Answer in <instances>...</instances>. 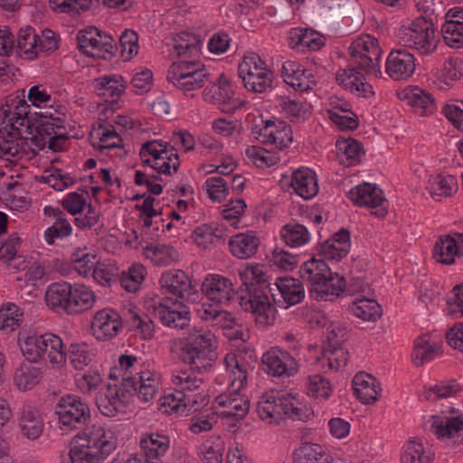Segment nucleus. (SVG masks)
<instances>
[{
  "label": "nucleus",
  "mask_w": 463,
  "mask_h": 463,
  "mask_svg": "<svg viewBox=\"0 0 463 463\" xmlns=\"http://www.w3.org/2000/svg\"><path fill=\"white\" fill-rule=\"evenodd\" d=\"M255 363L256 356L251 350L230 352L223 361L225 375L215 380L217 384L225 385L227 389L215 397L213 408L229 431H235L250 411V400L242 391Z\"/></svg>",
  "instance_id": "obj_1"
},
{
  "label": "nucleus",
  "mask_w": 463,
  "mask_h": 463,
  "mask_svg": "<svg viewBox=\"0 0 463 463\" xmlns=\"http://www.w3.org/2000/svg\"><path fill=\"white\" fill-rule=\"evenodd\" d=\"M76 438L82 442L71 449L62 463H99L116 449L114 431L100 425L85 428Z\"/></svg>",
  "instance_id": "obj_2"
},
{
  "label": "nucleus",
  "mask_w": 463,
  "mask_h": 463,
  "mask_svg": "<svg viewBox=\"0 0 463 463\" xmlns=\"http://www.w3.org/2000/svg\"><path fill=\"white\" fill-rule=\"evenodd\" d=\"M299 276L312 298L317 301L333 300L345 289L343 277L333 274L324 260L316 257L305 261L299 268Z\"/></svg>",
  "instance_id": "obj_3"
},
{
  "label": "nucleus",
  "mask_w": 463,
  "mask_h": 463,
  "mask_svg": "<svg viewBox=\"0 0 463 463\" xmlns=\"http://www.w3.org/2000/svg\"><path fill=\"white\" fill-rule=\"evenodd\" d=\"M44 300L47 307L58 314L75 315L91 308L95 302V295L84 285L73 287L62 281L48 286Z\"/></svg>",
  "instance_id": "obj_4"
},
{
  "label": "nucleus",
  "mask_w": 463,
  "mask_h": 463,
  "mask_svg": "<svg viewBox=\"0 0 463 463\" xmlns=\"http://www.w3.org/2000/svg\"><path fill=\"white\" fill-rule=\"evenodd\" d=\"M395 38L401 46L422 56L432 54L439 42L432 23L424 17L403 20L395 32Z\"/></svg>",
  "instance_id": "obj_5"
},
{
  "label": "nucleus",
  "mask_w": 463,
  "mask_h": 463,
  "mask_svg": "<svg viewBox=\"0 0 463 463\" xmlns=\"http://www.w3.org/2000/svg\"><path fill=\"white\" fill-rule=\"evenodd\" d=\"M217 345V337L210 330L192 331L181 349V358L192 370L206 372L216 360Z\"/></svg>",
  "instance_id": "obj_6"
},
{
  "label": "nucleus",
  "mask_w": 463,
  "mask_h": 463,
  "mask_svg": "<svg viewBox=\"0 0 463 463\" xmlns=\"http://www.w3.org/2000/svg\"><path fill=\"white\" fill-rule=\"evenodd\" d=\"M96 91L99 96L104 98L108 106L100 114L98 119V127L90 135L91 144L100 151L116 147V142L106 144V142L116 137V119L110 118L114 114L113 99L116 93V79L113 76H105L96 80Z\"/></svg>",
  "instance_id": "obj_7"
},
{
  "label": "nucleus",
  "mask_w": 463,
  "mask_h": 463,
  "mask_svg": "<svg viewBox=\"0 0 463 463\" xmlns=\"http://www.w3.org/2000/svg\"><path fill=\"white\" fill-rule=\"evenodd\" d=\"M209 73L203 62L195 59H181L167 71V80L187 97H194L208 80Z\"/></svg>",
  "instance_id": "obj_8"
},
{
  "label": "nucleus",
  "mask_w": 463,
  "mask_h": 463,
  "mask_svg": "<svg viewBox=\"0 0 463 463\" xmlns=\"http://www.w3.org/2000/svg\"><path fill=\"white\" fill-rule=\"evenodd\" d=\"M202 99L223 113H234L244 105V101L237 94L236 86L224 73L220 74L203 89Z\"/></svg>",
  "instance_id": "obj_9"
},
{
  "label": "nucleus",
  "mask_w": 463,
  "mask_h": 463,
  "mask_svg": "<svg viewBox=\"0 0 463 463\" xmlns=\"http://www.w3.org/2000/svg\"><path fill=\"white\" fill-rule=\"evenodd\" d=\"M238 70L239 76L249 91L263 93L271 88L273 72L259 54H245L239 63Z\"/></svg>",
  "instance_id": "obj_10"
},
{
  "label": "nucleus",
  "mask_w": 463,
  "mask_h": 463,
  "mask_svg": "<svg viewBox=\"0 0 463 463\" xmlns=\"http://www.w3.org/2000/svg\"><path fill=\"white\" fill-rule=\"evenodd\" d=\"M351 62L374 78L382 76L380 58L382 50L378 40L370 34L360 35L350 44Z\"/></svg>",
  "instance_id": "obj_11"
},
{
  "label": "nucleus",
  "mask_w": 463,
  "mask_h": 463,
  "mask_svg": "<svg viewBox=\"0 0 463 463\" xmlns=\"http://www.w3.org/2000/svg\"><path fill=\"white\" fill-rule=\"evenodd\" d=\"M139 154L143 162L160 175H172L180 165L177 153L161 139L146 142Z\"/></svg>",
  "instance_id": "obj_12"
},
{
  "label": "nucleus",
  "mask_w": 463,
  "mask_h": 463,
  "mask_svg": "<svg viewBox=\"0 0 463 463\" xmlns=\"http://www.w3.org/2000/svg\"><path fill=\"white\" fill-rule=\"evenodd\" d=\"M145 307L168 327L184 328L190 320L189 308L178 300L154 294L146 298Z\"/></svg>",
  "instance_id": "obj_13"
},
{
  "label": "nucleus",
  "mask_w": 463,
  "mask_h": 463,
  "mask_svg": "<svg viewBox=\"0 0 463 463\" xmlns=\"http://www.w3.org/2000/svg\"><path fill=\"white\" fill-rule=\"evenodd\" d=\"M279 183L284 191L304 200L313 199L319 191L316 172L307 166H300L283 173Z\"/></svg>",
  "instance_id": "obj_14"
},
{
  "label": "nucleus",
  "mask_w": 463,
  "mask_h": 463,
  "mask_svg": "<svg viewBox=\"0 0 463 463\" xmlns=\"http://www.w3.org/2000/svg\"><path fill=\"white\" fill-rule=\"evenodd\" d=\"M348 198L359 207L368 209L376 217L383 218L388 212L384 192L375 184L363 183L351 188Z\"/></svg>",
  "instance_id": "obj_15"
},
{
  "label": "nucleus",
  "mask_w": 463,
  "mask_h": 463,
  "mask_svg": "<svg viewBox=\"0 0 463 463\" xmlns=\"http://www.w3.org/2000/svg\"><path fill=\"white\" fill-rule=\"evenodd\" d=\"M59 421L68 430L80 429L90 420V411L87 403L75 395L61 397L55 407Z\"/></svg>",
  "instance_id": "obj_16"
},
{
  "label": "nucleus",
  "mask_w": 463,
  "mask_h": 463,
  "mask_svg": "<svg viewBox=\"0 0 463 463\" xmlns=\"http://www.w3.org/2000/svg\"><path fill=\"white\" fill-rule=\"evenodd\" d=\"M78 47L88 56L110 60L113 57V38L102 34L96 27H89L79 32Z\"/></svg>",
  "instance_id": "obj_17"
},
{
  "label": "nucleus",
  "mask_w": 463,
  "mask_h": 463,
  "mask_svg": "<svg viewBox=\"0 0 463 463\" xmlns=\"http://www.w3.org/2000/svg\"><path fill=\"white\" fill-rule=\"evenodd\" d=\"M262 368L268 374L276 377H290L299 370L298 361L287 351L274 346L261 357Z\"/></svg>",
  "instance_id": "obj_18"
},
{
  "label": "nucleus",
  "mask_w": 463,
  "mask_h": 463,
  "mask_svg": "<svg viewBox=\"0 0 463 463\" xmlns=\"http://www.w3.org/2000/svg\"><path fill=\"white\" fill-rule=\"evenodd\" d=\"M241 308L250 312L260 326H269L276 320L277 308L269 297L262 292L256 291L248 296H242L240 299Z\"/></svg>",
  "instance_id": "obj_19"
},
{
  "label": "nucleus",
  "mask_w": 463,
  "mask_h": 463,
  "mask_svg": "<svg viewBox=\"0 0 463 463\" xmlns=\"http://www.w3.org/2000/svg\"><path fill=\"white\" fill-rule=\"evenodd\" d=\"M159 284L165 294L173 295L185 301H193L197 294L192 279L181 269H170L162 273Z\"/></svg>",
  "instance_id": "obj_20"
},
{
  "label": "nucleus",
  "mask_w": 463,
  "mask_h": 463,
  "mask_svg": "<svg viewBox=\"0 0 463 463\" xmlns=\"http://www.w3.org/2000/svg\"><path fill=\"white\" fill-rule=\"evenodd\" d=\"M202 292L205 298L219 305L228 304L235 296L232 280L221 274H208L203 280Z\"/></svg>",
  "instance_id": "obj_21"
},
{
  "label": "nucleus",
  "mask_w": 463,
  "mask_h": 463,
  "mask_svg": "<svg viewBox=\"0 0 463 463\" xmlns=\"http://www.w3.org/2000/svg\"><path fill=\"white\" fill-rule=\"evenodd\" d=\"M137 356L134 354H120L118 359V371L120 372L122 383L118 390V407L119 403L128 405L133 402L134 392L137 391L136 380L132 374L137 370ZM119 408H118V411Z\"/></svg>",
  "instance_id": "obj_22"
},
{
  "label": "nucleus",
  "mask_w": 463,
  "mask_h": 463,
  "mask_svg": "<svg viewBox=\"0 0 463 463\" xmlns=\"http://www.w3.org/2000/svg\"><path fill=\"white\" fill-rule=\"evenodd\" d=\"M416 69L415 57L405 49L392 50L385 61V71L394 80H406Z\"/></svg>",
  "instance_id": "obj_23"
},
{
  "label": "nucleus",
  "mask_w": 463,
  "mask_h": 463,
  "mask_svg": "<svg viewBox=\"0 0 463 463\" xmlns=\"http://www.w3.org/2000/svg\"><path fill=\"white\" fill-rule=\"evenodd\" d=\"M278 399L282 409V418L307 421L314 414L312 408L304 397L295 391H277Z\"/></svg>",
  "instance_id": "obj_24"
},
{
  "label": "nucleus",
  "mask_w": 463,
  "mask_h": 463,
  "mask_svg": "<svg viewBox=\"0 0 463 463\" xmlns=\"http://www.w3.org/2000/svg\"><path fill=\"white\" fill-rule=\"evenodd\" d=\"M425 427L439 439L458 440L463 432V418L431 415L426 420Z\"/></svg>",
  "instance_id": "obj_25"
},
{
  "label": "nucleus",
  "mask_w": 463,
  "mask_h": 463,
  "mask_svg": "<svg viewBox=\"0 0 463 463\" xmlns=\"http://www.w3.org/2000/svg\"><path fill=\"white\" fill-rule=\"evenodd\" d=\"M459 256H463V233L454 232L438 239L433 249V258L437 262L449 265Z\"/></svg>",
  "instance_id": "obj_26"
},
{
  "label": "nucleus",
  "mask_w": 463,
  "mask_h": 463,
  "mask_svg": "<svg viewBox=\"0 0 463 463\" xmlns=\"http://www.w3.org/2000/svg\"><path fill=\"white\" fill-rule=\"evenodd\" d=\"M43 120L36 128L37 134L44 140L48 147L55 152L62 151L65 148V144L69 139V133L65 128L61 125V119L47 118L43 116Z\"/></svg>",
  "instance_id": "obj_27"
},
{
  "label": "nucleus",
  "mask_w": 463,
  "mask_h": 463,
  "mask_svg": "<svg viewBox=\"0 0 463 463\" xmlns=\"http://www.w3.org/2000/svg\"><path fill=\"white\" fill-rule=\"evenodd\" d=\"M463 77V60L459 57L449 58L440 69L430 75L431 84L439 90H448Z\"/></svg>",
  "instance_id": "obj_28"
},
{
  "label": "nucleus",
  "mask_w": 463,
  "mask_h": 463,
  "mask_svg": "<svg viewBox=\"0 0 463 463\" xmlns=\"http://www.w3.org/2000/svg\"><path fill=\"white\" fill-rule=\"evenodd\" d=\"M282 72L284 81L297 91H308L316 85L314 74L295 61H286Z\"/></svg>",
  "instance_id": "obj_29"
},
{
  "label": "nucleus",
  "mask_w": 463,
  "mask_h": 463,
  "mask_svg": "<svg viewBox=\"0 0 463 463\" xmlns=\"http://www.w3.org/2000/svg\"><path fill=\"white\" fill-rule=\"evenodd\" d=\"M336 80L343 89L357 97L368 98L374 94L372 85L354 68L340 70L336 74Z\"/></svg>",
  "instance_id": "obj_30"
},
{
  "label": "nucleus",
  "mask_w": 463,
  "mask_h": 463,
  "mask_svg": "<svg viewBox=\"0 0 463 463\" xmlns=\"http://www.w3.org/2000/svg\"><path fill=\"white\" fill-rule=\"evenodd\" d=\"M351 242L349 232L342 230L332 238L321 243L317 248V254L325 260H340L350 250Z\"/></svg>",
  "instance_id": "obj_31"
},
{
  "label": "nucleus",
  "mask_w": 463,
  "mask_h": 463,
  "mask_svg": "<svg viewBox=\"0 0 463 463\" xmlns=\"http://www.w3.org/2000/svg\"><path fill=\"white\" fill-rule=\"evenodd\" d=\"M353 388L361 402H375L381 396L382 387L377 379L370 373L360 372L353 379Z\"/></svg>",
  "instance_id": "obj_32"
},
{
  "label": "nucleus",
  "mask_w": 463,
  "mask_h": 463,
  "mask_svg": "<svg viewBox=\"0 0 463 463\" xmlns=\"http://www.w3.org/2000/svg\"><path fill=\"white\" fill-rule=\"evenodd\" d=\"M154 198L148 196L141 204H137L143 225L150 227L153 223L157 224L158 221H160L162 222V229L170 231L174 226H175V222H179L182 220V212H178L175 209L172 210L170 213L172 220L165 222V221L160 217V211L154 207Z\"/></svg>",
  "instance_id": "obj_33"
},
{
  "label": "nucleus",
  "mask_w": 463,
  "mask_h": 463,
  "mask_svg": "<svg viewBox=\"0 0 463 463\" xmlns=\"http://www.w3.org/2000/svg\"><path fill=\"white\" fill-rule=\"evenodd\" d=\"M260 242L257 232L248 231L232 236L229 240V248L234 257L245 260L257 253Z\"/></svg>",
  "instance_id": "obj_34"
},
{
  "label": "nucleus",
  "mask_w": 463,
  "mask_h": 463,
  "mask_svg": "<svg viewBox=\"0 0 463 463\" xmlns=\"http://www.w3.org/2000/svg\"><path fill=\"white\" fill-rule=\"evenodd\" d=\"M262 141L271 144L279 149L288 147L293 141L292 130L283 121H268L261 129Z\"/></svg>",
  "instance_id": "obj_35"
},
{
  "label": "nucleus",
  "mask_w": 463,
  "mask_h": 463,
  "mask_svg": "<svg viewBox=\"0 0 463 463\" xmlns=\"http://www.w3.org/2000/svg\"><path fill=\"white\" fill-rule=\"evenodd\" d=\"M43 420L39 411L32 405H23L19 417L22 434L28 439H37L43 433Z\"/></svg>",
  "instance_id": "obj_36"
},
{
  "label": "nucleus",
  "mask_w": 463,
  "mask_h": 463,
  "mask_svg": "<svg viewBox=\"0 0 463 463\" xmlns=\"http://www.w3.org/2000/svg\"><path fill=\"white\" fill-rule=\"evenodd\" d=\"M93 335L99 341H109L116 335V317L112 308H103L94 315L91 322Z\"/></svg>",
  "instance_id": "obj_37"
},
{
  "label": "nucleus",
  "mask_w": 463,
  "mask_h": 463,
  "mask_svg": "<svg viewBox=\"0 0 463 463\" xmlns=\"http://www.w3.org/2000/svg\"><path fill=\"white\" fill-rule=\"evenodd\" d=\"M257 412L261 420L268 424H279L283 420L277 391H270L260 396Z\"/></svg>",
  "instance_id": "obj_38"
},
{
  "label": "nucleus",
  "mask_w": 463,
  "mask_h": 463,
  "mask_svg": "<svg viewBox=\"0 0 463 463\" xmlns=\"http://www.w3.org/2000/svg\"><path fill=\"white\" fill-rule=\"evenodd\" d=\"M433 458L432 448L420 439H410L402 447L401 463H431Z\"/></svg>",
  "instance_id": "obj_39"
},
{
  "label": "nucleus",
  "mask_w": 463,
  "mask_h": 463,
  "mask_svg": "<svg viewBox=\"0 0 463 463\" xmlns=\"http://www.w3.org/2000/svg\"><path fill=\"white\" fill-rule=\"evenodd\" d=\"M173 51L183 59H195L201 53L202 43L194 33L181 32L172 38Z\"/></svg>",
  "instance_id": "obj_40"
},
{
  "label": "nucleus",
  "mask_w": 463,
  "mask_h": 463,
  "mask_svg": "<svg viewBox=\"0 0 463 463\" xmlns=\"http://www.w3.org/2000/svg\"><path fill=\"white\" fill-rule=\"evenodd\" d=\"M161 385V374L155 370H143L139 373L138 381H136L137 394L138 399L142 402H149L152 400L158 392Z\"/></svg>",
  "instance_id": "obj_41"
},
{
  "label": "nucleus",
  "mask_w": 463,
  "mask_h": 463,
  "mask_svg": "<svg viewBox=\"0 0 463 463\" xmlns=\"http://www.w3.org/2000/svg\"><path fill=\"white\" fill-rule=\"evenodd\" d=\"M140 447L146 459H156L166 454L170 448V438L156 432L146 433L142 435Z\"/></svg>",
  "instance_id": "obj_42"
},
{
  "label": "nucleus",
  "mask_w": 463,
  "mask_h": 463,
  "mask_svg": "<svg viewBox=\"0 0 463 463\" xmlns=\"http://www.w3.org/2000/svg\"><path fill=\"white\" fill-rule=\"evenodd\" d=\"M441 351V343L431 339V336L424 335L414 342L412 360L415 365L420 366L424 363L433 360Z\"/></svg>",
  "instance_id": "obj_43"
},
{
  "label": "nucleus",
  "mask_w": 463,
  "mask_h": 463,
  "mask_svg": "<svg viewBox=\"0 0 463 463\" xmlns=\"http://www.w3.org/2000/svg\"><path fill=\"white\" fill-rule=\"evenodd\" d=\"M313 322L319 327L326 328V345H341L345 339L347 329L340 321H332L322 313H317L313 317Z\"/></svg>",
  "instance_id": "obj_44"
},
{
  "label": "nucleus",
  "mask_w": 463,
  "mask_h": 463,
  "mask_svg": "<svg viewBox=\"0 0 463 463\" xmlns=\"http://www.w3.org/2000/svg\"><path fill=\"white\" fill-rule=\"evenodd\" d=\"M275 284L286 304L285 308L298 304L305 297L303 283L297 279L279 278Z\"/></svg>",
  "instance_id": "obj_45"
},
{
  "label": "nucleus",
  "mask_w": 463,
  "mask_h": 463,
  "mask_svg": "<svg viewBox=\"0 0 463 463\" xmlns=\"http://www.w3.org/2000/svg\"><path fill=\"white\" fill-rule=\"evenodd\" d=\"M158 410L167 415H188L189 410L186 409L185 394L175 390L165 392L158 401Z\"/></svg>",
  "instance_id": "obj_46"
},
{
  "label": "nucleus",
  "mask_w": 463,
  "mask_h": 463,
  "mask_svg": "<svg viewBox=\"0 0 463 463\" xmlns=\"http://www.w3.org/2000/svg\"><path fill=\"white\" fill-rule=\"evenodd\" d=\"M294 463H331V458L318 444L304 443L294 450Z\"/></svg>",
  "instance_id": "obj_47"
},
{
  "label": "nucleus",
  "mask_w": 463,
  "mask_h": 463,
  "mask_svg": "<svg viewBox=\"0 0 463 463\" xmlns=\"http://www.w3.org/2000/svg\"><path fill=\"white\" fill-rule=\"evenodd\" d=\"M399 98L408 105L424 111L431 110L434 107L432 95L419 87L405 88L399 93Z\"/></svg>",
  "instance_id": "obj_48"
},
{
  "label": "nucleus",
  "mask_w": 463,
  "mask_h": 463,
  "mask_svg": "<svg viewBox=\"0 0 463 463\" xmlns=\"http://www.w3.org/2000/svg\"><path fill=\"white\" fill-rule=\"evenodd\" d=\"M335 147L340 162L347 166L356 165L364 155L361 143L353 138L338 139Z\"/></svg>",
  "instance_id": "obj_49"
},
{
  "label": "nucleus",
  "mask_w": 463,
  "mask_h": 463,
  "mask_svg": "<svg viewBox=\"0 0 463 463\" xmlns=\"http://www.w3.org/2000/svg\"><path fill=\"white\" fill-rule=\"evenodd\" d=\"M349 309L354 317L367 322L376 321L382 315L380 305L370 298H357Z\"/></svg>",
  "instance_id": "obj_50"
},
{
  "label": "nucleus",
  "mask_w": 463,
  "mask_h": 463,
  "mask_svg": "<svg viewBox=\"0 0 463 463\" xmlns=\"http://www.w3.org/2000/svg\"><path fill=\"white\" fill-rule=\"evenodd\" d=\"M458 189L457 178L454 175H436L429 182V190L431 196L439 201L443 197L451 196Z\"/></svg>",
  "instance_id": "obj_51"
},
{
  "label": "nucleus",
  "mask_w": 463,
  "mask_h": 463,
  "mask_svg": "<svg viewBox=\"0 0 463 463\" xmlns=\"http://www.w3.org/2000/svg\"><path fill=\"white\" fill-rule=\"evenodd\" d=\"M45 334L19 337V345L24 356L31 362H37L44 355Z\"/></svg>",
  "instance_id": "obj_52"
},
{
  "label": "nucleus",
  "mask_w": 463,
  "mask_h": 463,
  "mask_svg": "<svg viewBox=\"0 0 463 463\" xmlns=\"http://www.w3.org/2000/svg\"><path fill=\"white\" fill-rule=\"evenodd\" d=\"M123 318L118 317V329L124 323H128L132 328L139 330L140 336L143 339H150L154 335V324L148 317L142 318L131 308L123 310Z\"/></svg>",
  "instance_id": "obj_53"
},
{
  "label": "nucleus",
  "mask_w": 463,
  "mask_h": 463,
  "mask_svg": "<svg viewBox=\"0 0 463 463\" xmlns=\"http://www.w3.org/2000/svg\"><path fill=\"white\" fill-rule=\"evenodd\" d=\"M329 119L341 130H353L358 126L355 115L348 103H341V108L334 107L326 109Z\"/></svg>",
  "instance_id": "obj_54"
},
{
  "label": "nucleus",
  "mask_w": 463,
  "mask_h": 463,
  "mask_svg": "<svg viewBox=\"0 0 463 463\" xmlns=\"http://www.w3.org/2000/svg\"><path fill=\"white\" fill-rule=\"evenodd\" d=\"M225 444L222 439L213 436L200 447V458L203 463H222Z\"/></svg>",
  "instance_id": "obj_55"
},
{
  "label": "nucleus",
  "mask_w": 463,
  "mask_h": 463,
  "mask_svg": "<svg viewBox=\"0 0 463 463\" xmlns=\"http://www.w3.org/2000/svg\"><path fill=\"white\" fill-rule=\"evenodd\" d=\"M281 112L291 120H304L312 113V105L306 100L283 98L279 101Z\"/></svg>",
  "instance_id": "obj_56"
},
{
  "label": "nucleus",
  "mask_w": 463,
  "mask_h": 463,
  "mask_svg": "<svg viewBox=\"0 0 463 463\" xmlns=\"http://www.w3.org/2000/svg\"><path fill=\"white\" fill-rule=\"evenodd\" d=\"M280 234L284 241L292 248L301 247L311 239L308 230L304 225L294 222L284 225Z\"/></svg>",
  "instance_id": "obj_57"
},
{
  "label": "nucleus",
  "mask_w": 463,
  "mask_h": 463,
  "mask_svg": "<svg viewBox=\"0 0 463 463\" xmlns=\"http://www.w3.org/2000/svg\"><path fill=\"white\" fill-rule=\"evenodd\" d=\"M171 383L175 391L193 392L199 390L203 385V379L197 377L194 372L190 370H175L172 373Z\"/></svg>",
  "instance_id": "obj_58"
},
{
  "label": "nucleus",
  "mask_w": 463,
  "mask_h": 463,
  "mask_svg": "<svg viewBox=\"0 0 463 463\" xmlns=\"http://www.w3.org/2000/svg\"><path fill=\"white\" fill-rule=\"evenodd\" d=\"M44 354L47 355L49 362L52 365L61 366L66 362V353L64 345L60 336L46 333L45 334Z\"/></svg>",
  "instance_id": "obj_59"
},
{
  "label": "nucleus",
  "mask_w": 463,
  "mask_h": 463,
  "mask_svg": "<svg viewBox=\"0 0 463 463\" xmlns=\"http://www.w3.org/2000/svg\"><path fill=\"white\" fill-rule=\"evenodd\" d=\"M71 261L75 270L83 277L91 276L95 267L98 265L97 256L87 251V249H77L71 256Z\"/></svg>",
  "instance_id": "obj_60"
},
{
  "label": "nucleus",
  "mask_w": 463,
  "mask_h": 463,
  "mask_svg": "<svg viewBox=\"0 0 463 463\" xmlns=\"http://www.w3.org/2000/svg\"><path fill=\"white\" fill-rule=\"evenodd\" d=\"M23 321V313L17 306L12 303L0 308V330L11 333L17 329Z\"/></svg>",
  "instance_id": "obj_61"
},
{
  "label": "nucleus",
  "mask_w": 463,
  "mask_h": 463,
  "mask_svg": "<svg viewBox=\"0 0 463 463\" xmlns=\"http://www.w3.org/2000/svg\"><path fill=\"white\" fill-rule=\"evenodd\" d=\"M146 269L142 264L135 263L128 271L121 274L120 285L128 292H137L145 279Z\"/></svg>",
  "instance_id": "obj_62"
},
{
  "label": "nucleus",
  "mask_w": 463,
  "mask_h": 463,
  "mask_svg": "<svg viewBox=\"0 0 463 463\" xmlns=\"http://www.w3.org/2000/svg\"><path fill=\"white\" fill-rule=\"evenodd\" d=\"M96 403L100 413L113 417L116 413V384L109 383L96 396Z\"/></svg>",
  "instance_id": "obj_63"
},
{
  "label": "nucleus",
  "mask_w": 463,
  "mask_h": 463,
  "mask_svg": "<svg viewBox=\"0 0 463 463\" xmlns=\"http://www.w3.org/2000/svg\"><path fill=\"white\" fill-rule=\"evenodd\" d=\"M239 276L246 287L266 282L267 274L263 265L260 263H247L239 269Z\"/></svg>",
  "instance_id": "obj_64"
}]
</instances>
